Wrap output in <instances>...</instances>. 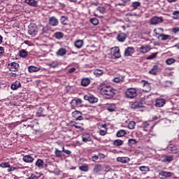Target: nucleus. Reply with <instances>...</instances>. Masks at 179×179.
Instances as JSON below:
<instances>
[{"label":"nucleus","instance_id":"nucleus-1","mask_svg":"<svg viewBox=\"0 0 179 179\" xmlns=\"http://www.w3.org/2000/svg\"><path fill=\"white\" fill-rule=\"evenodd\" d=\"M101 93L106 99H113L115 96V90L110 85H103L101 88Z\"/></svg>","mask_w":179,"mask_h":179},{"label":"nucleus","instance_id":"nucleus-2","mask_svg":"<svg viewBox=\"0 0 179 179\" xmlns=\"http://www.w3.org/2000/svg\"><path fill=\"white\" fill-rule=\"evenodd\" d=\"M126 97L128 99H134L136 97L138 94L136 93V90L135 88H129L125 92Z\"/></svg>","mask_w":179,"mask_h":179},{"label":"nucleus","instance_id":"nucleus-3","mask_svg":"<svg viewBox=\"0 0 179 179\" xmlns=\"http://www.w3.org/2000/svg\"><path fill=\"white\" fill-rule=\"evenodd\" d=\"M28 33L32 37H34L37 33H38V29L37 28V25L35 24H30L29 26Z\"/></svg>","mask_w":179,"mask_h":179},{"label":"nucleus","instance_id":"nucleus-4","mask_svg":"<svg viewBox=\"0 0 179 179\" xmlns=\"http://www.w3.org/2000/svg\"><path fill=\"white\" fill-rule=\"evenodd\" d=\"M84 100H86L87 101H89L90 104H94V103H97L99 101V99L93 94H86L84 96Z\"/></svg>","mask_w":179,"mask_h":179},{"label":"nucleus","instance_id":"nucleus-5","mask_svg":"<svg viewBox=\"0 0 179 179\" xmlns=\"http://www.w3.org/2000/svg\"><path fill=\"white\" fill-rule=\"evenodd\" d=\"M163 31V29L162 28H158L157 29H154V32L155 33V34H158V38H160V40H162V41H166V40H169V38H170V36L169 35H166L164 34H159V33H157V31Z\"/></svg>","mask_w":179,"mask_h":179},{"label":"nucleus","instance_id":"nucleus-6","mask_svg":"<svg viewBox=\"0 0 179 179\" xmlns=\"http://www.w3.org/2000/svg\"><path fill=\"white\" fill-rule=\"evenodd\" d=\"M82 99H72V101H71V106L72 107V108H79V107H82Z\"/></svg>","mask_w":179,"mask_h":179},{"label":"nucleus","instance_id":"nucleus-7","mask_svg":"<svg viewBox=\"0 0 179 179\" xmlns=\"http://www.w3.org/2000/svg\"><path fill=\"white\" fill-rule=\"evenodd\" d=\"M143 107V101H136L131 104V108L133 110H137L138 108H142Z\"/></svg>","mask_w":179,"mask_h":179},{"label":"nucleus","instance_id":"nucleus-8","mask_svg":"<svg viewBox=\"0 0 179 179\" xmlns=\"http://www.w3.org/2000/svg\"><path fill=\"white\" fill-rule=\"evenodd\" d=\"M19 66V64L17 62H11L8 65V68L11 72H17Z\"/></svg>","mask_w":179,"mask_h":179},{"label":"nucleus","instance_id":"nucleus-9","mask_svg":"<svg viewBox=\"0 0 179 179\" xmlns=\"http://www.w3.org/2000/svg\"><path fill=\"white\" fill-rule=\"evenodd\" d=\"M163 22V17H153L150 20V24L156 25Z\"/></svg>","mask_w":179,"mask_h":179},{"label":"nucleus","instance_id":"nucleus-10","mask_svg":"<svg viewBox=\"0 0 179 179\" xmlns=\"http://www.w3.org/2000/svg\"><path fill=\"white\" fill-rule=\"evenodd\" d=\"M72 117L76 119V121H83V116H82V112L75 110L72 113Z\"/></svg>","mask_w":179,"mask_h":179},{"label":"nucleus","instance_id":"nucleus-11","mask_svg":"<svg viewBox=\"0 0 179 179\" xmlns=\"http://www.w3.org/2000/svg\"><path fill=\"white\" fill-rule=\"evenodd\" d=\"M171 176H173V173L166 171H162L159 173V177L161 179H165L167 178V177H171Z\"/></svg>","mask_w":179,"mask_h":179},{"label":"nucleus","instance_id":"nucleus-12","mask_svg":"<svg viewBox=\"0 0 179 179\" xmlns=\"http://www.w3.org/2000/svg\"><path fill=\"white\" fill-rule=\"evenodd\" d=\"M49 24L50 26H52L53 27H57L58 24H59V22L58 21V19L55 17H50L49 18Z\"/></svg>","mask_w":179,"mask_h":179},{"label":"nucleus","instance_id":"nucleus-13","mask_svg":"<svg viewBox=\"0 0 179 179\" xmlns=\"http://www.w3.org/2000/svg\"><path fill=\"white\" fill-rule=\"evenodd\" d=\"M152 50V48H150V45H143L140 48V52H142L143 54H146Z\"/></svg>","mask_w":179,"mask_h":179},{"label":"nucleus","instance_id":"nucleus-14","mask_svg":"<svg viewBox=\"0 0 179 179\" xmlns=\"http://www.w3.org/2000/svg\"><path fill=\"white\" fill-rule=\"evenodd\" d=\"M113 55L115 58H121V52H120V48L115 47L112 48Z\"/></svg>","mask_w":179,"mask_h":179},{"label":"nucleus","instance_id":"nucleus-15","mask_svg":"<svg viewBox=\"0 0 179 179\" xmlns=\"http://www.w3.org/2000/svg\"><path fill=\"white\" fill-rule=\"evenodd\" d=\"M22 160L24 163H33V162H34V157L30 155H24L22 157Z\"/></svg>","mask_w":179,"mask_h":179},{"label":"nucleus","instance_id":"nucleus-16","mask_svg":"<svg viewBox=\"0 0 179 179\" xmlns=\"http://www.w3.org/2000/svg\"><path fill=\"white\" fill-rule=\"evenodd\" d=\"M101 171H103V166L101 164H97L94 166L93 173L94 174H99V173H101Z\"/></svg>","mask_w":179,"mask_h":179},{"label":"nucleus","instance_id":"nucleus-17","mask_svg":"<svg viewBox=\"0 0 179 179\" xmlns=\"http://www.w3.org/2000/svg\"><path fill=\"white\" fill-rule=\"evenodd\" d=\"M159 71H160V69L159 68V66L157 65H155V66H153L152 69L149 71L148 73L150 75L156 76V75H157V73H159Z\"/></svg>","mask_w":179,"mask_h":179},{"label":"nucleus","instance_id":"nucleus-18","mask_svg":"<svg viewBox=\"0 0 179 179\" xmlns=\"http://www.w3.org/2000/svg\"><path fill=\"white\" fill-rule=\"evenodd\" d=\"M134 52H135V49L132 47H128L124 51V55L125 57H129L130 55H132Z\"/></svg>","mask_w":179,"mask_h":179},{"label":"nucleus","instance_id":"nucleus-19","mask_svg":"<svg viewBox=\"0 0 179 179\" xmlns=\"http://www.w3.org/2000/svg\"><path fill=\"white\" fill-rule=\"evenodd\" d=\"M130 160L131 159H129V157H118L117 158V162H119V163H123V164L129 163Z\"/></svg>","mask_w":179,"mask_h":179},{"label":"nucleus","instance_id":"nucleus-20","mask_svg":"<svg viewBox=\"0 0 179 179\" xmlns=\"http://www.w3.org/2000/svg\"><path fill=\"white\" fill-rule=\"evenodd\" d=\"M41 69L40 66H29L28 71L30 73H33V72H38Z\"/></svg>","mask_w":179,"mask_h":179},{"label":"nucleus","instance_id":"nucleus-21","mask_svg":"<svg viewBox=\"0 0 179 179\" xmlns=\"http://www.w3.org/2000/svg\"><path fill=\"white\" fill-rule=\"evenodd\" d=\"M166 104V100L164 99H158L156 100V107H163Z\"/></svg>","mask_w":179,"mask_h":179},{"label":"nucleus","instance_id":"nucleus-22","mask_svg":"<svg viewBox=\"0 0 179 179\" xmlns=\"http://www.w3.org/2000/svg\"><path fill=\"white\" fill-rule=\"evenodd\" d=\"M94 75L97 78H100V76H103V75H104V70L96 69L94 71Z\"/></svg>","mask_w":179,"mask_h":179},{"label":"nucleus","instance_id":"nucleus-23","mask_svg":"<svg viewBox=\"0 0 179 179\" xmlns=\"http://www.w3.org/2000/svg\"><path fill=\"white\" fill-rule=\"evenodd\" d=\"M167 151L169 153H178V150H177L176 145H171L167 148Z\"/></svg>","mask_w":179,"mask_h":179},{"label":"nucleus","instance_id":"nucleus-24","mask_svg":"<svg viewBox=\"0 0 179 179\" xmlns=\"http://www.w3.org/2000/svg\"><path fill=\"white\" fill-rule=\"evenodd\" d=\"M56 55L57 57H64L66 55V49L62 48L57 52Z\"/></svg>","mask_w":179,"mask_h":179},{"label":"nucleus","instance_id":"nucleus-25","mask_svg":"<svg viewBox=\"0 0 179 179\" xmlns=\"http://www.w3.org/2000/svg\"><path fill=\"white\" fill-rule=\"evenodd\" d=\"M139 170L143 173V174H146L148 172L150 171V168L146 166H139Z\"/></svg>","mask_w":179,"mask_h":179},{"label":"nucleus","instance_id":"nucleus-26","mask_svg":"<svg viewBox=\"0 0 179 179\" xmlns=\"http://www.w3.org/2000/svg\"><path fill=\"white\" fill-rule=\"evenodd\" d=\"M25 3L29 5L30 6H34V8H37V1L36 0H25Z\"/></svg>","mask_w":179,"mask_h":179},{"label":"nucleus","instance_id":"nucleus-27","mask_svg":"<svg viewBox=\"0 0 179 179\" xmlns=\"http://www.w3.org/2000/svg\"><path fill=\"white\" fill-rule=\"evenodd\" d=\"M124 79H125L124 76H117L113 79V82L115 83H120L121 82H124Z\"/></svg>","mask_w":179,"mask_h":179},{"label":"nucleus","instance_id":"nucleus-28","mask_svg":"<svg viewBox=\"0 0 179 179\" xmlns=\"http://www.w3.org/2000/svg\"><path fill=\"white\" fill-rule=\"evenodd\" d=\"M21 84L20 81H15L11 85V89L12 90H17L19 87H20Z\"/></svg>","mask_w":179,"mask_h":179},{"label":"nucleus","instance_id":"nucleus-29","mask_svg":"<svg viewBox=\"0 0 179 179\" xmlns=\"http://www.w3.org/2000/svg\"><path fill=\"white\" fill-rule=\"evenodd\" d=\"M85 42L83 41V40H78L75 42L74 45L75 47H76V48H82Z\"/></svg>","mask_w":179,"mask_h":179},{"label":"nucleus","instance_id":"nucleus-30","mask_svg":"<svg viewBox=\"0 0 179 179\" xmlns=\"http://www.w3.org/2000/svg\"><path fill=\"white\" fill-rule=\"evenodd\" d=\"M127 38V34L124 33H121L117 36V40L118 41H120L121 43H124L125 41V39Z\"/></svg>","mask_w":179,"mask_h":179},{"label":"nucleus","instance_id":"nucleus-31","mask_svg":"<svg viewBox=\"0 0 179 179\" xmlns=\"http://www.w3.org/2000/svg\"><path fill=\"white\" fill-rule=\"evenodd\" d=\"M81 85H82V86H84V87L89 86V85H90V79L83 78L81 80Z\"/></svg>","mask_w":179,"mask_h":179},{"label":"nucleus","instance_id":"nucleus-32","mask_svg":"<svg viewBox=\"0 0 179 179\" xmlns=\"http://www.w3.org/2000/svg\"><path fill=\"white\" fill-rule=\"evenodd\" d=\"M92 141V137H90V134H86L83 136V142H90Z\"/></svg>","mask_w":179,"mask_h":179},{"label":"nucleus","instance_id":"nucleus-33","mask_svg":"<svg viewBox=\"0 0 179 179\" xmlns=\"http://www.w3.org/2000/svg\"><path fill=\"white\" fill-rule=\"evenodd\" d=\"M115 108H116V106H115V104L114 103L108 104L106 107V110H108V111H110V113H113V111H115Z\"/></svg>","mask_w":179,"mask_h":179},{"label":"nucleus","instance_id":"nucleus-34","mask_svg":"<svg viewBox=\"0 0 179 179\" xmlns=\"http://www.w3.org/2000/svg\"><path fill=\"white\" fill-rule=\"evenodd\" d=\"M54 37L55 38H57V40H61V38H64V33L62 31H57L55 33Z\"/></svg>","mask_w":179,"mask_h":179},{"label":"nucleus","instance_id":"nucleus-35","mask_svg":"<svg viewBox=\"0 0 179 179\" xmlns=\"http://www.w3.org/2000/svg\"><path fill=\"white\" fill-rule=\"evenodd\" d=\"M125 135H127V131L120 129L117 131L116 136H117V138H122V136H125Z\"/></svg>","mask_w":179,"mask_h":179},{"label":"nucleus","instance_id":"nucleus-36","mask_svg":"<svg viewBox=\"0 0 179 179\" xmlns=\"http://www.w3.org/2000/svg\"><path fill=\"white\" fill-rule=\"evenodd\" d=\"M19 55L21 58H26L28 55V52L24 49H22L19 51Z\"/></svg>","mask_w":179,"mask_h":179},{"label":"nucleus","instance_id":"nucleus-37","mask_svg":"<svg viewBox=\"0 0 179 179\" xmlns=\"http://www.w3.org/2000/svg\"><path fill=\"white\" fill-rule=\"evenodd\" d=\"M141 3L140 1H134L131 3V7L133 8L134 10H136V9H138L140 6H141Z\"/></svg>","mask_w":179,"mask_h":179},{"label":"nucleus","instance_id":"nucleus-38","mask_svg":"<svg viewBox=\"0 0 179 179\" xmlns=\"http://www.w3.org/2000/svg\"><path fill=\"white\" fill-rule=\"evenodd\" d=\"M144 84H143V87L145 90L144 92H150V84H149V82L148 81H143Z\"/></svg>","mask_w":179,"mask_h":179},{"label":"nucleus","instance_id":"nucleus-39","mask_svg":"<svg viewBox=\"0 0 179 179\" xmlns=\"http://www.w3.org/2000/svg\"><path fill=\"white\" fill-rule=\"evenodd\" d=\"M123 143H124V141L121 139H116L113 141L114 146H122Z\"/></svg>","mask_w":179,"mask_h":179},{"label":"nucleus","instance_id":"nucleus-40","mask_svg":"<svg viewBox=\"0 0 179 179\" xmlns=\"http://www.w3.org/2000/svg\"><path fill=\"white\" fill-rule=\"evenodd\" d=\"M43 165H44V161H43V159H37V161L35 164V166H36L39 169H41V167H43Z\"/></svg>","mask_w":179,"mask_h":179},{"label":"nucleus","instance_id":"nucleus-41","mask_svg":"<svg viewBox=\"0 0 179 179\" xmlns=\"http://www.w3.org/2000/svg\"><path fill=\"white\" fill-rule=\"evenodd\" d=\"M60 23L64 24V26L66 25L68 23V17L66 16H62L60 18Z\"/></svg>","mask_w":179,"mask_h":179},{"label":"nucleus","instance_id":"nucleus-42","mask_svg":"<svg viewBox=\"0 0 179 179\" xmlns=\"http://www.w3.org/2000/svg\"><path fill=\"white\" fill-rule=\"evenodd\" d=\"M136 125V123H135L134 121H131L128 124V128L129 129H135V126Z\"/></svg>","mask_w":179,"mask_h":179},{"label":"nucleus","instance_id":"nucleus-43","mask_svg":"<svg viewBox=\"0 0 179 179\" xmlns=\"http://www.w3.org/2000/svg\"><path fill=\"white\" fill-rule=\"evenodd\" d=\"M55 155L56 157H62V151L58 150L57 148H55Z\"/></svg>","mask_w":179,"mask_h":179},{"label":"nucleus","instance_id":"nucleus-44","mask_svg":"<svg viewBox=\"0 0 179 179\" xmlns=\"http://www.w3.org/2000/svg\"><path fill=\"white\" fill-rule=\"evenodd\" d=\"M141 127L144 128V131H148V127H149V122H142Z\"/></svg>","mask_w":179,"mask_h":179},{"label":"nucleus","instance_id":"nucleus-45","mask_svg":"<svg viewBox=\"0 0 179 179\" xmlns=\"http://www.w3.org/2000/svg\"><path fill=\"white\" fill-rule=\"evenodd\" d=\"M174 62H176V60L174 58H169L166 60V64H167V65H173Z\"/></svg>","mask_w":179,"mask_h":179},{"label":"nucleus","instance_id":"nucleus-46","mask_svg":"<svg viewBox=\"0 0 179 179\" xmlns=\"http://www.w3.org/2000/svg\"><path fill=\"white\" fill-rule=\"evenodd\" d=\"M90 22L94 26H97V24H99V19L96 17L92 18Z\"/></svg>","mask_w":179,"mask_h":179},{"label":"nucleus","instance_id":"nucleus-47","mask_svg":"<svg viewBox=\"0 0 179 179\" xmlns=\"http://www.w3.org/2000/svg\"><path fill=\"white\" fill-rule=\"evenodd\" d=\"M50 68H57L58 67V62H52L48 64Z\"/></svg>","mask_w":179,"mask_h":179},{"label":"nucleus","instance_id":"nucleus-48","mask_svg":"<svg viewBox=\"0 0 179 179\" xmlns=\"http://www.w3.org/2000/svg\"><path fill=\"white\" fill-rule=\"evenodd\" d=\"M0 167H1L2 169H6L8 167H10V164H9L8 162H3L0 164Z\"/></svg>","mask_w":179,"mask_h":179},{"label":"nucleus","instance_id":"nucleus-49","mask_svg":"<svg viewBox=\"0 0 179 179\" xmlns=\"http://www.w3.org/2000/svg\"><path fill=\"white\" fill-rule=\"evenodd\" d=\"M80 171H89V166L84 165L79 167Z\"/></svg>","mask_w":179,"mask_h":179},{"label":"nucleus","instance_id":"nucleus-50","mask_svg":"<svg viewBox=\"0 0 179 179\" xmlns=\"http://www.w3.org/2000/svg\"><path fill=\"white\" fill-rule=\"evenodd\" d=\"M128 143H129V145H130V146L136 145V140H135L134 138H130V139H129Z\"/></svg>","mask_w":179,"mask_h":179},{"label":"nucleus","instance_id":"nucleus-51","mask_svg":"<svg viewBox=\"0 0 179 179\" xmlns=\"http://www.w3.org/2000/svg\"><path fill=\"white\" fill-rule=\"evenodd\" d=\"M164 162H173V157L171 156H166L164 158Z\"/></svg>","mask_w":179,"mask_h":179},{"label":"nucleus","instance_id":"nucleus-52","mask_svg":"<svg viewBox=\"0 0 179 179\" xmlns=\"http://www.w3.org/2000/svg\"><path fill=\"white\" fill-rule=\"evenodd\" d=\"M96 10H99V12H100V13H104L106 12V8L101 7V6H99L96 8Z\"/></svg>","mask_w":179,"mask_h":179},{"label":"nucleus","instance_id":"nucleus-53","mask_svg":"<svg viewBox=\"0 0 179 179\" xmlns=\"http://www.w3.org/2000/svg\"><path fill=\"white\" fill-rule=\"evenodd\" d=\"M173 19H178L179 18V11L176 10L173 13Z\"/></svg>","mask_w":179,"mask_h":179},{"label":"nucleus","instance_id":"nucleus-54","mask_svg":"<svg viewBox=\"0 0 179 179\" xmlns=\"http://www.w3.org/2000/svg\"><path fill=\"white\" fill-rule=\"evenodd\" d=\"M106 134H107V129H101L99 131V134L101 135V136H104V135H106Z\"/></svg>","mask_w":179,"mask_h":179},{"label":"nucleus","instance_id":"nucleus-55","mask_svg":"<svg viewBox=\"0 0 179 179\" xmlns=\"http://www.w3.org/2000/svg\"><path fill=\"white\" fill-rule=\"evenodd\" d=\"M7 168H8L7 171L8 173H10V171H15V170H17V169L15 166H10V167H7Z\"/></svg>","mask_w":179,"mask_h":179},{"label":"nucleus","instance_id":"nucleus-56","mask_svg":"<svg viewBox=\"0 0 179 179\" xmlns=\"http://www.w3.org/2000/svg\"><path fill=\"white\" fill-rule=\"evenodd\" d=\"M27 120H29V118H27L26 115H22L21 117L22 122H25Z\"/></svg>","mask_w":179,"mask_h":179},{"label":"nucleus","instance_id":"nucleus-57","mask_svg":"<svg viewBox=\"0 0 179 179\" xmlns=\"http://www.w3.org/2000/svg\"><path fill=\"white\" fill-rule=\"evenodd\" d=\"M3 52H5V50L3 49V47L0 46V57H2V55H3Z\"/></svg>","mask_w":179,"mask_h":179},{"label":"nucleus","instance_id":"nucleus-58","mask_svg":"<svg viewBox=\"0 0 179 179\" xmlns=\"http://www.w3.org/2000/svg\"><path fill=\"white\" fill-rule=\"evenodd\" d=\"M98 157L99 159H106V155H104V154L99 153L98 155Z\"/></svg>","mask_w":179,"mask_h":179},{"label":"nucleus","instance_id":"nucleus-59","mask_svg":"<svg viewBox=\"0 0 179 179\" xmlns=\"http://www.w3.org/2000/svg\"><path fill=\"white\" fill-rule=\"evenodd\" d=\"M157 56V53H152L151 56L149 57L148 59H153V58H156Z\"/></svg>","mask_w":179,"mask_h":179},{"label":"nucleus","instance_id":"nucleus-60","mask_svg":"<svg viewBox=\"0 0 179 179\" xmlns=\"http://www.w3.org/2000/svg\"><path fill=\"white\" fill-rule=\"evenodd\" d=\"M172 31H173V33H174L175 34H176V33H178V31H179V27H175V28H173V29H172Z\"/></svg>","mask_w":179,"mask_h":179},{"label":"nucleus","instance_id":"nucleus-61","mask_svg":"<svg viewBox=\"0 0 179 179\" xmlns=\"http://www.w3.org/2000/svg\"><path fill=\"white\" fill-rule=\"evenodd\" d=\"M96 160H99V155L92 156V162H96Z\"/></svg>","mask_w":179,"mask_h":179},{"label":"nucleus","instance_id":"nucleus-62","mask_svg":"<svg viewBox=\"0 0 179 179\" xmlns=\"http://www.w3.org/2000/svg\"><path fill=\"white\" fill-rule=\"evenodd\" d=\"M72 127H74V128H76L77 129H80V126L78 125L77 123L73 124Z\"/></svg>","mask_w":179,"mask_h":179},{"label":"nucleus","instance_id":"nucleus-63","mask_svg":"<svg viewBox=\"0 0 179 179\" xmlns=\"http://www.w3.org/2000/svg\"><path fill=\"white\" fill-rule=\"evenodd\" d=\"M30 179H38V176H36L34 174H32L30 176Z\"/></svg>","mask_w":179,"mask_h":179},{"label":"nucleus","instance_id":"nucleus-64","mask_svg":"<svg viewBox=\"0 0 179 179\" xmlns=\"http://www.w3.org/2000/svg\"><path fill=\"white\" fill-rule=\"evenodd\" d=\"M64 153H66V155H71L72 152H71L69 150H64Z\"/></svg>","mask_w":179,"mask_h":179}]
</instances>
